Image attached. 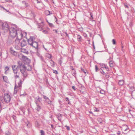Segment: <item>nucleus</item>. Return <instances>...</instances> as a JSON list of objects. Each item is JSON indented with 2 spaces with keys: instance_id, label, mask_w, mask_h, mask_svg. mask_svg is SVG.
Segmentation results:
<instances>
[{
  "instance_id": "f257e3e1",
  "label": "nucleus",
  "mask_w": 135,
  "mask_h": 135,
  "mask_svg": "<svg viewBox=\"0 0 135 135\" xmlns=\"http://www.w3.org/2000/svg\"><path fill=\"white\" fill-rule=\"evenodd\" d=\"M12 67L14 73H17L18 69H20V71L23 76L22 79L20 80V82L18 83V85L15 86L13 93L15 94H17L18 90V91L21 90L22 80L23 81L28 75L26 70L30 71L31 70L32 68L31 66L29 64L27 65V66H25L24 64L20 62H18V65L17 67L15 65L12 66Z\"/></svg>"
},
{
  "instance_id": "f03ea898",
  "label": "nucleus",
  "mask_w": 135,
  "mask_h": 135,
  "mask_svg": "<svg viewBox=\"0 0 135 135\" xmlns=\"http://www.w3.org/2000/svg\"><path fill=\"white\" fill-rule=\"evenodd\" d=\"M21 34V29L17 27L16 25L9 23V37L14 38Z\"/></svg>"
},
{
  "instance_id": "7ed1b4c3",
  "label": "nucleus",
  "mask_w": 135,
  "mask_h": 135,
  "mask_svg": "<svg viewBox=\"0 0 135 135\" xmlns=\"http://www.w3.org/2000/svg\"><path fill=\"white\" fill-rule=\"evenodd\" d=\"M35 38L34 37H31L28 40V42L29 45L37 50L38 44L37 42L35 41Z\"/></svg>"
},
{
  "instance_id": "20e7f679",
  "label": "nucleus",
  "mask_w": 135,
  "mask_h": 135,
  "mask_svg": "<svg viewBox=\"0 0 135 135\" xmlns=\"http://www.w3.org/2000/svg\"><path fill=\"white\" fill-rule=\"evenodd\" d=\"M22 36L21 35H17V36L16 37V38L15 40L16 45H20V40L22 39Z\"/></svg>"
},
{
  "instance_id": "39448f33",
  "label": "nucleus",
  "mask_w": 135,
  "mask_h": 135,
  "mask_svg": "<svg viewBox=\"0 0 135 135\" xmlns=\"http://www.w3.org/2000/svg\"><path fill=\"white\" fill-rule=\"evenodd\" d=\"M2 27L3 29L6 30H8V23L6 22H2Z\"/></svg>"
},
{
  "instance_id": "423d86ee",
  "label": "nucleus",
  "mask_w": 135,
  "mask_h": 135,
  "mask_svg": "<svg viewBox=\"0 0 135 135\" xmlns=\"http://www.w3.org/2000/svg\"><path fill=\"white\" fill-rule=\"evenodd\" d=\"M44 25V23L43 22H41V23H38L37 25L38 30L40 31L42 30L43 29V27Z\"/></svg>"
},
{
  "instance_id": "0eeeda50",
  "label": "nucleus",
  "mask_w": 135,
  "mask_h": 135,
  "mask_svg": "<svg viewBox=\"0 0 135 135\" xmlns=\"http://www.w3.org/2000/svg\"><path fill=\"white\" fill-rule=\"evenodd\" d=\"M41 98L38 96H37L35 98V102L36 104H38V103L41 101Z\"/></svg>"
},
{
  "instance_id": "6e6552de",
  "label": "nucleus",
  "mask_w": 135,
  "mask_h": 135,
  "mask_svg": "<svg viewBox=\"0 0 135 135\" xmlns=\"http://www.w3.org/2000/svg\"><path fill=\"white\" fill-rule=\"evenodd\" d=\"M4 100L5 102L8 103V93L5 94L4 98Z\"/></svg>"
},
{
  "instance_id": "1a4fd4ad",
  "label": "nucleus",
  "mask_w": 135,
  "mask_h": 135,
  "mask_svg": "<svg viewBox=\"0 0 135 135\" xmlns=\"http://www.w3.org/2000/svg\"><path fill=\"white\" fill-rule=\"evenodd\" d=\"M27 44V42L26 40H23L22 42H21L20 45L21 47H23L26 45Z\"/></svg>"
},
{
  "instance_id": "9d476101",
  "label": "nucleus",
  "mask_w": 135,
  "mask_h": 135,
  "mask_svg": "<svg viewBox=\"0 0 135 135\" xmlns=\"http://www.w3.org/2000/svg\"><path fill=\"white\" fill-rule=\"evenodd\" d=\"M21 35L22 38L23 37H26L27 35V33L26 32L23 31L22 30H21Z\"/></svg>"
},
{
  "instance_id": "9b49d317",
  "label": "nucleus",
  "mask_w": 135,
  "mask_h": 135,
  "mask_svg": "<svg viewBox=\"0 0 135 135\" xmlns=\"http://www.w3.org/2000/svg\"><path fill=\"white\" fill-rule=\"evenodd\" d=\"M37 107L35 108V109L38 111H39L41 108V107L39 106V104H36Z\"/></svg>"
},
{
  "instance_id": "f8f14e48",
  "label": "nucleus",
  "mask_w": 135,
  "mask_h": 135,
  "mask_svg": "<svg viewBox=\"0 0 135 135\" xmlns=\"http://www.w3.org/2000/svg\"><path fill=\"white\" fill-rule=\"evenodd\" d=\"M77 38L78 39V40L79 41H81L82 40V37L81 36L79 35H78L77 36Z\"/></svg>"
},
{
  "instance_id": "ddd939ff",
  "label": "nucleus",
  "mask_w": 135,
  "mask_h": 135,
  "mask_svg": "<svg viewBox=\"0 0 135 135\" xmlns=\"http://www.w3.org/2000/svg\"><path fill=\"white\" fill-rule=\"evenodd\" d=\"M114 62L112 61H110L109 62V65L110 67H113L114 65Z\"/></svg>"
},
{
  "instance_id": "4468645a",
  "label": "nucleus",
  "mask_w": 135,
  "mask_h": 135,
  "mask_svg": "<svg viewBox=\"0 0 135 135\" xmlns=\"http://www.w3.org/2000/svg\"><path fill=\"white\" fill-rule=\"evenodd\" d=\"M10 50L11 54L14 55H15V54L16 53V52L15 51L13 50L12 48H10Z\"/></svg>"
},
{
  "instance_id": "2eb2a0df",
  "label": "nucleus",
  "mask_w": 135,
  "mask_h": 135,
  "mask_svg": "<svg viewBox=\"0 0 135 135\" xmlns=\"http://www.w3.org/2000/svg\"><path fill=\"white\" fill-rule=\"evenodd\" d=\"M3 79L4 81L6 83H7L8 81V79L7 77L6 76H4L3 77Z\"/></svg>"
},
{
  "instance_id": "dca6fc26",
  "label": "nucleus",
  "mask_w": 135,
  "mask_h": 135,
  "mask_svg": "<svg viewBox=\"0 0 135 135\" xmlns=\"http://www.w3.org/2000/svg\"><path fill=\"white\" fill-rule=\"evenodd\" d=\"M124 83V81L123 80H121L119 81L118 84L119 85H123Z\"/></svg>"
},
{
  "instance_id": "f3484780",
  "label": "nucleus",
  "mask_w": 135,
  "mask_h": 135,
  "mask_svg": "<svg viewBox=\"0 0 135 135\" xmlns=\"http://www.w3.org/2000/svg\"><path fill=\"white\" fill-rule=\"evenodd\" d=\"M71 73L72 74V75L75 77H76V71L75 70H74L72 71H71Z\"/></svg>"
},
{
  "instance_id": "a211bd4d",
  "label": "nucleus",
  "mask_w": 135,
  "mask_h": 135,
  "mask_svg": "<svg viewBox=\"0 0 135 135\" xmlns=\"http://www.w3.org/2000/svg\"><path fill=\"white\" fill-rule=\"evenodd\" d=\"M8 66H6L5 67L4 69L5 73L6 74L8 73Z\"/></svg>"
},
{
  "instance_id": "6ab92c4d",
  "label": "nucleus",
  "mask_w": 135,
  "mask_h": 135,
  "mask_svg": "<svg viewBox=\"0 0 135 135\" xmlns=\"http://www.w3.org/2000/svg\"><path fill=\"white\" fill-rule=\"evenodd\" d=\"M46 102L47 103L49 104L50 105L52 104V102L49 99V100H45Z\"/></svg>"
},
{
  "instance_id": "aec40b11",
  "label": "nucleus",
  "mask_w": 135,
  "mask_h": 135,
  "mask_svg": "<svg viewBox=\"0 0 135 135\" xmlns=\"http://www.w3.org/2000/svg\"><path fill=\"white\" fill-rule=\"evenodd\" d=\"M45 14L46 15H49L50 14V12L48 10H46L45 11Z\"/></svg>"
},
{
  "instance_id": "412c9836",
  "label": "nucleus",
  "mask_w": 135,
  "mask_h": 135,
  "mask_svg": "<svg viewBox=\"0 0 135 135\" xmlns=\"http://www.w3.org/2000/svg\"><path fill=\"white\" fill-rule=\"evenodd\" d=\"M40 133H41V135H45V133L43 130H41L40 131Z\"/></svg>"
},
{
  "instance_id": "4be33fe9",
  "label": "nucleus",
  "mask_w": 135,
  "mask_h": 135,
  "mask_svg": "<svg viewBox=\"0 0 135 135\" xmlns=\"http://www.w3.org/2000/svg\"><path fill=\"white\" fill-rule=\"evenodd\" d=\"M48 24L49 26L51 27H54V26L52 23L48 22Z\"/></svg>"
},
{
  "instance_id": "5701e85b",
  "label": "nucleus",
  "mask_w": 135,
  "mask_h": 135,
  "mask_svg": "<svg viewBox=\"0 0 135 135\" xmlns=\"http://www.w3.org/2000/svg\"><path fill=\"white\" fill-rule=\"evenodd\" d=\"M15 48L17 50H19L21 49L20 47L18 46V45H16L15 46Z\"/></svg>"
},
{
  "instance_id": "b1692460",
  "label": "nucleus",
  "mask_w": 135,
  "mask_h": 135,
  "mask_svg": "<svg viewBox=\"0 0 135 135\" xmlns=\"http://www.w3.org/2000/svg\"><path fill=\"white\" fill-rule=\"evenodd\" d=\"M35 126L37 127H38L40 126V124L38 123V122H37V121H35Z\"/></svg>"
},
{
  "instance_id": "393cba45",
  "label": "nucleus",
  "mask_w": 135,
  "mask_h": 135,
  "mask_svg": "<svg viewBox=\"0 0 135 135\" xmlns=\"http://www.w3.org/2000/svg\"><path fill=\"white\" fill-rule=\"evenodd\" d=\"M100 93L103 94H104L105 93V91L103 90H101Z\"/></svg>"
},
{
  "instance_id": "a878e982",
  "label": "nucleus",
  "mask_w": 135,
  "mask_h": 135,
  "mask_svg": "<svg viewBox=\"0 0 135 135\" xmlns=\"http://www.w3.org/2000/svg\"><path fill=\"white\" fill-rule=\"evenodd\" d=\"M20 70V69H18V71H17V73H15V74H16V75H15V77L16 78H18L19 77V75L17 74L18 73V70Z\"/></svg>"
},
{
  "instance_id": "bb28decb",
  "label": "nucleus",
  "mask_w": 135,
  "mask_h": 135,
  "mask_svg": "<svg viewBox=\"0 0 135 135\" xmlns=\"http://www.w3.org/2000/svg\"><path fill=\"white\" fill-rule=\"evenodd\" d=\"M124 5L125 7L127 8H129V7L127 3H124Z\"/></svg>"
},
{
  "instance_id": "cd10ccee",
  "label": "nucleus",
  "mask_w": 135,
  "mask_h": 135,
  "mask_svg": "<svg viewBox=\"0 0 135 135\" xmlns=\"http://www.w3.org/2000/svg\"><path fill=\"white\" fill-rule=\"evenodd\" d=\"M97 120L99 123H102V120L101 118H99Z\"/></svg>"
},
{
  "instance_id": "c85d7f7f",
  "label": "nucleus",
  "mask_w": 135,
  "mask_h": 135,
  "mask_svg": "<svg viewBox=\"0 0 135 135\" xmlns=\"http://www.w3.org/2000/svg\"><path fill=\"white\" fill-rule=\"evenodd\" d=\"M43 97L45 99V100H49V98L43 95Z\"/></svg>"
},
{
  "instance_id": "c756f323",
  "label": "nucleus",
  "mask_w": 135,
  "mask_h": 135,
  "mask_svg": "<svg viewBox=\"0 0 135 135\" xmlns=\"http://www.w3.org/2000/svg\"><path fill=\"white\" fill-rule=\"evenodd\" d=\"M100 65L101 67V68H104L106 65L103 64H100Z\"/></svg>"
},
{
  "instance_id": "7c9ffc66",
  "label": "nucleus",
  "mask_w": 135,
  "mask_h": 135,
  "mask_svg": "<svg viewBox=\"0 0 135 135\" xmlns=\"http://www.w3.org/2000/svg\"><path fill=\"white\" fill-rule=\"evenodd\" d=\"M42 32L45 34H46L47 33L48 31L46 30H44L42 31Z\"/></svg>"
},
{
  "instance_id": "2f4dec72",
  "label": "nucleus",
  "mask_w": 135,
  "mask_h": 135,
  "mask_svg": "<svg viewBox=\"0 0 135 135\" xmlns=\"http://www.w3.org/2000/svg\"><path fill=\"white\" fill-rule=\"evenodd\" d=\"M53 73L55 74H58V72L56 70H53Z\"/></svg>"
},
{
  "instance_id": "473e14b6",
  "label": "nucleus",
  "mask_w": 135,
  "mask_h": 135,
  "mask_svg": "<svg viewBox=\"0 0 135 135\" xmlns=\"http://www.w3.org/2000/svg\"><path fill=\"white\" fill-rule=\"evenodd\" d=\"M105 76V77L106 79L108 78L109 77V76L107 74L105 73V74L104 75Z\"/></svg>"
},
{
  "instance_id": "72a5a7b5",
  "label": "nucleus",
  "mask_w": 135,
  "mask_h": 135,
  "mask_svg": "<svg viewBox=\"0 0 135 135\" xmlns=\"http://www.w3.org/2000/svg\"><path fill=\"white\" fill-rule=\"evenodd\" d=\"M104 68L107 71H108L109 70V68H108V67L107 65H105V66Z\"/></svg>"
},
{
  "instance_id": "f704fd0d",
  "label": "nucleus",
  "mask_w": 135,
  "mask_h": 135,
  "mask_svg": "<svg viewBox=\"0 0 135 135\" xmlns=\"http://www.w3.org/2000/svg\"><path fill=\"white\" fill-rule=\"evenodd\" d=\"M113 44L114 45H115L116 44V41L114 39H113L112 40Z\"/></svg>"
},
{
  "instance_id": "c9c22d12",
  "label": "nucleus",
  "mask_w": 135,
  "mask_h": 135,
  "mask_svg": "<svg viewBox=\"0 0 135 135\" xmlns=\"http://www.w3.org/2000/svg\"><path fill=\"white\" fill-rule=\"evenodd\" d=\"M65 127L68 130H70V127L69 126L66 125L65 126Z\"/></svg>"
},
{
  "instance_id": "e433bc0d",
  "label": "nucleus",
  "mask_w": 135,
  "mask_h": 135,
  "mask_svg": "<svg viewBox=\"0 0 135 135\" xmlns=\"http://www.w3.org/2000/svg\"><path fill=\"white\" fill-rule=\"evenodd\" d=\"M99 69L98 68V67L97 65H95V71L97 72L98 71V70Z\"/></svg>"
},
{
  "instance_id": "4c0bfd02",
  "label": "nucleus",
  "mask_w": 135,
  "mask_h": 135,
  "mask_svg": "<svg viewBox=\"0 0 135 135\" xmlns=\"http://www.w3.org/2000/svg\"><path fill=\"white\" fill-rule=\"evenodd\" d=\"M39 57L40 58V59H41V60L42 61H44V58L43 57L41 56V55L40 57Z\"/></svg>"
},
{
  "instance_id": "58836bf2",
  "label": "nucleus",
  "mask_w": 135,
  "mask_h": 135,
  "mask_svg": "<svg viewBox=\"0 0 135 135\" xmlns=\"http://www.w3.org/2000/svg\"><path fill=\"white\" fill-rule=\"evenodd\" d=\"M100 73L102 74H103V75H104V74H105V73L103 70H102V71H100Z\"/></svg>"
},
{
  "instance_id": "ea45409f",
  "label": "nucleus",
  "mask_w": 135,
  "mask_h": 135,
  "mask_svg": "<svg viewBox=\"0 0 135 135\" xmlns=\"http://www.w3.org/2000/svg\"><path fill=\"white\" fill-rule=\"evenodd\" d=\"M72 88L74 89V90L75 91L76 90V89L75 87L74 86H72Z\"/></svg>"
},
{
  "instance_id": "a19ab883",
  "label": "nucleus",
  "mask_w": 135,
  "mask_h": 135,
  "mask_svg": "<svg viewBox=\"0 0 135 135\" xmlns=\"http://www.w3.org/2000/svg\"><path fill=\"white\" fill-rule=\"evenodd\" d=\"M81 70L85 74H86V72L83 69H81Z\"/></svg>"
},
{
  "instance_id": "79ce46f5",
  "label": "nucleus",
  "mask_w": 135,
  "mask_h": 135,
  "mask_svg": "<svg viewBox=\"0 0 135 135\" xmlns=\"http://www.w3.org/2000/svg\"><path fill=\"white\" fill-rule=\"evenodd\" d=\"M65 100L66 101H69V98L68 97H66L65 98Z\"/></svg>"
},
{
  "instance_id": "37998d69",
  "label": "nucleus",
  "mask_w": 135,
  "mask_h": 135,
  "mask_svg": "<svg viewBox=\"0 0 135 135\" xmlns=\"http://www.w3.org/2000/svg\"><path fill=\"white\" fill-rule=\"evenodd\" d=\"M37 55L39 57L41 55H40V54L38 53L37 52Z\"/></svg>"
},
{
  "instance_id": "c03bdc74",
  "label": "nucleus",
  "mask_w": 135,
  "mask_h": 135,
  "mask_svg": "<svg viewBox=\"0 0 135 135\" xmlns=\"http://www.w3.org/2000/svg\"><path fill=\"white\" fill-rule=\"evenodd\" d=\"M49 56H48V58L49 59H50L52 57L51 55L50 54H49Z\"/></svg>"
},
{
  "instance_id": "a18cd8bd",
  "label": "nucleus",
  "mask_w": 135,
  "mask_h": 135,
  "mask_svg": "<svg viewBox=\"0 0 135 135\" xmlns=\"http://www.w3.org/2000/svg\"><path fill=\"white\" fill-rule=\"evenodd\" d=\"M99 111V110L97 108H95V109L94 110V112H98Z\"/></svg>"
},
{
  "instance_id": "49530a36",
  "label": "nucleus",
  "mask_w": 135,
  "mask_h": 135,
  "mask_svg": "<svg viewBox=\"0 0 135 135\" xmlns=\"http://www.w3.org/2000/svg\"><path fill=\"white\" fill-rule=\"evenodd\" d=\"M0 9L2 10V9H4V8L3 7L0 5Z\"/></svg>"
},
{
  "instance_id": "de8ad7c7",
  "label": "nucleus",
  "mask_w": 135,
  "mask_h": 135,
  "mask_svg": "<svg viewBox=\"0 0 135 135\" xmlns=\"http://www.w3.org/2000/svg\"><path fill=\"white\" fill-rule=\"evenodd\" d=\"M117 133L118 135H120V132L119 131H118Z\"/></svg>"
},
{
  "instance_id": "09e8293b",
  "label": "nucleus",
  "mask_w": 135,
  "mask_h": 135,
  "mask_svg": "<svg viewBox=\"0 0 135 135\" xmlns=\"http://www.w3.org/2000/svg\"><path fill=\"white\" fill-rule=\"evenodd\" d=\"M51 61L52 62V66H53L55 65L54 62L52 60H51Z\"/></svg>"
},
{
  "instance_id": "8fccbe9b",
  "label": "nucleus",
  "mask_w": 135,
  "mask_h": 135,
  "mask_svg": "<svg viewBox=\"0 0 135 135\" xmlns=\"http://www.w3.org/2000/svg\"><path fill=\"white\" fill-rule=\"evenodd\" d=\"M70 69L72 70V71L74 70L72 66L70 67Z\"/></svg>"
},
{
  "instance_id": "3c124183",
  "label": "nucleus",
  "mask_w": 135,
  "mask_h": 135,
  "mask_svg": "<svg viewBox=\"0 0 135 135\" xmlns=\"http://www.w3.org/2000/svg\"><path fill=\"white\" fill-rule=\"evenodd\" d=\"M84 36L85 37H86L87 36V35L85 33H84Z\"/></svg>"
},
{
  "instance_id": "603ef678",
  "label": "nucleus",
  "mask_w": 135,
  "mask_h": 135,
  "mask_svg": "<svg viewBox=\"0 0 135 135\" xmlns=\"http://www.w3.org/2000/svg\"><path fill=\"white\" fill-rule=\"evenodd\" d=\"M43 47H44V48L47 51V49L46 48H45V47H44V45H43Z\"/></svg>"
},
{
  "instance_id": "864d4df0",
  "label": "nucleus",
  "mask_w": 135,
  "mask_h": 135,
  "mask_svg": "<svg viewBox=\"0 0 135 135\" xmlns=\"http://www.w3.org/2000/svg\"><path fill=\"white\" fill-rule=\"evenodd\" d=\"M65 33L66 34V36H67V37H69V35L68 34L66 33V32Z\"/></svg>"
},
{
  "instance_id": "5fc2aeb1",
  "label": "nucleus",
  "mask_w": 135,
  "mask_h": 135,
  "mask_svg": "<svg viewBox=\"0 0 135 135\" xmlns=\"http://www.w3.org/2000/svg\"><path fill=\"white\" fill-rule=\"evenodd\" d=\"M55 135H60V134L59 133H56L55 134Z\"/></svg>"
},
{
  "instance_id": "6e6d98bb",
  "label": "nucleus",
  "mask_w": 135,
  "mask_h": 135,
  "mask_svg": "<svg viewBox=\"0 0 135 135\" xmlns=\"http://www.w3.org/2000/svg\"><path fill=\"white\" fill-rule=\"evenodd\" d=\"M91 17L92 18H91L90 19V20H91V19H93V16H92V15H91Z\"/></svg>"
},
{
  "instance_id": "4d7b16f0",
  "label": "nucleus",
  "mask_w": 135,
  "mask_h": 135,
  "mask_svg": "<svg viewBox=\"0 0 135 135\" xmlns=\"http://www.w3.org/2000/svg\"><path fill=\"white\" fill-rule=\"evenodd\" d=\"M68 104H70V102L69 101H68Z\"/></svg>"
},
{
  "instance_id": "13d9d810",
  "label": "nucleus",
  "mask_w": 135,
  "mask_h": 135,
  "mask_svg": "<svg viewBox=\"0 0 135 135\" xmlns=\"http://www.w3.org/2000/svg\"><path fill=\"white\" fill-rule=\"evenodd\" d=\"M54 31H55V32L56 33H57V31L56 30H54Z\"/></svg>"
},
{
  "instance_id": "bf43d9fd",
  "label": "nucleus",
  "mask_w": 135,
  "mask_h": 135,
  "mask_svg": "<svg viewBox=\"0 0 135 135\" xmlns=\"http://www.w3.org/2000/svg\"><path fill=\"white\" fill-rule=\"evenodd\" d=\"M51 128H53V125L52 124H51Z\"/></svg>"
},
{
  "instance_id": "052dcab7",
  "label": "nucleus",
  "mask_w": 135,
  "mask_h": 135,
  "mask_svg": "<svg viewBox=\"0 0 135 135\" xmlns=\"http://www.w3.org/2000/svg\"><path fill=\"white\" fill-rule=\"evenodd\" d=\"M9 102L10 100V96H9Z\"/></svg>"
},
{
  "instance_id": "680f3d73",
  "label": "nucleus",
  "mask_w": 135,
  "mask_h": 135,
  "mask_svg": "<svg viewBox=\"0 0 135 135\" xmlns=\"http://www.w3.org/2000/svg\"><path fill=\"white\" fill-rule=\"evenodd\" d=\"M123 44H122V48L123 47Z\"/></svg>"
},
{
  "instance_id": "e2e57ef3",
  "label": "nucleus",
  "mask_w": 135,
  "mask_h": 135,
  "mask_svg": "<svg viewBox=\"0 0 135 135\" xmlns=\"http://www.w3.org/2000/svg\"><path fill=\"white\" fill-rule=\"evenodd\" d=\"M92 22H94L95 23V21L94 20H93L91 21Z\"/></svg>"
},
{
  "instance_id": "0e129e2a",
  "label": "nucleus",
  "mask_w": 135,
  "mask_h": 135,
  "mask_svg": "<svg viewBox=\"0 0 135 135\" xmlns=\"http://www.w3.org/2000/svg\"><path fill=\"white\" fill-rule=\"evenodd\" d=\"M89 113H90V114H92V113H92V112H90H90H89Z\"/></svg>"
},
{
  "instance_id": "69168bd1",
  "label": "nucleus",
  "mask_w": 135,
  "mask_h": 135,
  "mask_svg": "<svg viewBox=\"0 0 135 135\" xmlns=\"http://www.w3.org/2000/svg\"><path fill=\"white\" fill-rule=\"evenodd\" d=\"M29 124H27V126H28V127H29Z\"/></svg>"
},
{
  "instance_id": "338daca9",
  "label": "nucleus",
  "mask_w": 135,
  "mask_h": 135,
  "mask_svg": "<svg viewBox=\"0 0 135 135\" xmlns=\"http://www.w3.org/2000/svg\"><path fill=\"white\" fill-rule=\"evenodd\" d=\"M37 1V3H40V2L38 1Z\"/></svg>"
},
{
  "instance_id": "774afa93",
  "label": "nucleus",
  "mask_w": 135,
  "mask_h": 135,
  "mask_svg": "<svg viewBox=\"0 0 135 135\" xmlns=\"http://www.w3.org/2000/svg\"><path fill=\"white\" fill-rule=\"evenodd\" d=\"M110 135H115V134H110Z\"/></svg>"
}]
</instances>
